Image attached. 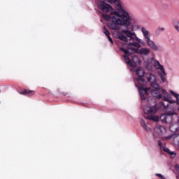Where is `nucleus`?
<instances>
[{"label": "nucleus", "instance_id": "nucleus-13", "mask_svg": "<svg viewBox=\"0 0 179 179\" xmlns=\"http://www.w3.org/2000/svg\"><path fill=\"white\" fill-rule=\"evenodd\" d=\"M162 93L164 94V96L163 97L164 101H169L170 100V94L166 91L164 89H161Z\"/></svg>", "mask_w": 179, "mask_h": 179}, {"label": "nucleus", "instance_id": "nucleus-6", "mask_svg": "<svg viewBox=\"0 0 179 179\" xmlns=\"http://www.w3.org/2000/svg\"><path fill=\"white\" fill-rule=\"evenodd\" d=\"M157 105L156 104L151 107L146 106L144 108V113L145 114H147L146 118H148V120H150L151 121H155L157 122V121H159V117L153 115L157 113Z\"/></svg>", "mask_w": 179, "mask_h": 179}, {"label": "nucleus", "instance_id": "nucleus-8", "mask_svg": "<svg viewBox=\"0 0 179 179\" xmlns=\"http://www.w3.org/2000/svg\"><path fill=\"white\" fill-rule=\"evenodd\" d=\"M123 57L126 61V64H127V65H129V66H135L136 64H139V57L136 55H128L125 54L124 55H123Z\"/></svg>", "mask_w": 179, "mask_h": 179}, {"label": "nucleus", "instance_id": "nucleus-15", "mask_svg": "<svg viewBox=\"0 0 179 179\" xmlns=\"http://www.w3.org/2000/svg\"><path fill=\"white\" fill-rule=\"evenodd\" d=\"M141 125L143 128V129H145V131H146V132H149L150 131V129L149 128V127H148V125H146L145 120H141Z\"/></svg>", "mask_w": 179, "mask_h": 179}, {"label": "nucleus", "instance_id": "nucleus-30", "mask_svg": "<svg viewBox=\"0 0 179 179\" xmlns=\"http://www.w3.org/2000/svg\"><path fill=\"white\" fill-rule=\"evenodd\" d=\"M178 111H179V106H178Z\"/></svg>", "mask_w": 179, "mask_h": 179}, {"label": "nucleus", "instance_id": "nucleus-29", "mask_svg": "<svg viewBox=\"0 0 179 179\" xmlns=\"http://www.w3.org/2000/svg\"><path fill=\"white\" fill-rule=\"evenodd\" d=\"M159 30H161L162 31H164V28H163V27L159 28Z\"/></svg>", "mask_w": 179, "mask_h": 179}, {"label": "nucleus", "instance_id": "nucleus-11", "mask_svg": "<svg viewBox=\"0 0 179 179\" xmlns=\"http://www.w3.org/2000/svg\"><path fill=\"white\" fill-rule=\"evenodd\" d=\"M18 93L20 94H22L23 96H29V97H31V96H34L36 94V92L27 89L20 90L18 92Z\"/></svg>", "mask_w": 179, "mask_h": 179}, {"label": "nucleus", "instance_id": "nucleus-14", "mask_svg": "<svg viewBox=\"0 0 179 179\" xmlns=\"http://www.w3.org/2000/svg\"><path fill=\"white\" fill-rule=\"evenodd\" d=\"M162 93L164 94V96L163 97L164 101H169L170 100V94L166 91L164 89H161Z\"/></svg>", "mask_w": 179, "mask_h": 179}, {"label": "nucleus", "instance_id": "nucleus-16", "mask_svg": "<svg viewBox=\"0 0 179 179\" xmlns=\"http://www.w3.org/2000/svg\"><path fill=\"white\" fill-rule=\"evenodd\" d=\"M119 40H122V41H124V43H128V38L125 36L123 34H119L117 36Z\"/></svg>", "mask_w": 179, "mask_h": 179}, {"label": "nucleus", "instance_id": "nucleus-1", "mask_svg": "<svg viewBox=\"0 0 179 179\" xmlns=\"http://www.w3.org/2000/svg\"><path fill=\"white\" fill-rule=\"evenodd\" d=\"M109 3H114L117 8V11H112L110 15L102 14V17L106 22H110L108 24L110 29L112 30H120V26L128 27L131 24V17L129 13L125 11L122 5H121L120 0H107Z\"/></svg>", "mask_w": 179, "mask_h": 179}, {"label": "nucleus", "instance_id": "nucleus-12", "mask_svg": "<svg viewBox=\"0 0 179 179\" xmlns=\"http://www.w3.org/2000/svg\"><path fill=\"white\" fill-rule=\"evenodd\" d=\"M176 113L174 111L166 112V119L165 124H171L173 122V115H175Z\"/></svg>", "mask_w": 179, "mask_h": 179}, {"label": "nucleus", "instance_id": "nucleus-3", "mask_svg": "<svg viewBox=\"0 0 179 179\" xmlns=\"http://www.w3.org/2000/svg\"><path fill=\"white\" fill-rule=\"evenodd\" d=\"M145 79H147L148 82L150 83L151 86L153 87L154 90H148V94H144V96L146 99V96L149 95V92H150L152 96L156 97V99H162L163 94L160 93V86L157 83V78H156V76L150 73H147L145 75Z\"/></svg>", "mask_w": 179, "mask_h": 179}, {"label": "nucleus", "instance_id": "nucleus-18", "mask_svg": "<svg viewBox=\"0 0 179 179\" xmlns=\"http://www.w3.org/2000/svg\"><path fill=\"white\" fill-rule=\"evenodd\" d=\"M166 117H167V112L166 113H164L162 115H161L160 116V120L161 121L164 123V124H166Z\"/></svg>", "mask_w": 179, "mask_h": 179}, {"label": "nucleus", "instance_id": "nucleus-19", "mask_svg": "<svg viewBox=\"0 0 179 179\" xmlns=\"http://www.w3.org/2000/svg\"><path fill=\"white\" fill-rule=\"evenodd\" d=\"M173 26L176 30L179 33V21L178 20L174 21Z\"/></svg>", "mask_w": 179, "mask_h": 179}, {"label": "nucleus", "instance_id": "nucleus-26", "mask_svg": "<svg viewBox=\"0 0 179 179\" xmlns=\"http://www.w3.org/2000/svg\"><path fill=\"white\" fill-rule=\"evenodd\" d=\"M175 169H176V171H178V173H179V165H176Z\"/></svg>", "mask_w": 179, "mask_h": 179}, {"label": "nucleus", "instance_id": "nucleus-7", "mask_svg": "<svg viewBox=\"0 0 179 179\" xmlns=\"http://www.w3.org/2000/svg\"><path fill=\"white\" fill-rule=\"evenodd\" d=\"M141 31L145 38V41L149 47L152 48L154 51H157V46L156 44H155V42L153 41L150 40V34L149 33V31L146 30L145 27L141 28Z\"/></svg>", "mask_w": 179, "mask_h": 179}, {"label": "nucleus", "instance_id": "nucleus-10", "mask_svg": "<svg viewBox=\"0 0 179 179\" xmlns=\"http://www.w3.org/2000/svg\"><path fill=\"white\" fill-rule=\"evenodd\" d=\"M99 8L105 13H108V12H111V10H113V7L104 1H100L99 3Z\"/></svg>", "mask_w": 179, "mask_h": 179}, {"label": "nucleus", "instance_id": "nucleus-23", "mask_svg": "<svg viewBox=\"0 0 179 179\" xmlns=\"http://www.w3.org/2000/svg\"><path fill=\"white\" fill-rule=\"evenodd\" d=\"M157 177H159L161 179H164V176L160 173H156L155 175Z\"/></svg>", "mask_w": 179, "mask_h": 179}, {"label": "nucleus", "instance_id": "nucleus-5", "mask_svg": "<svg viewBox=\"0 0 179 179\" xmlns=\"http://www.w3.org/2000/svg\"><path fill=\"white\" fill-rule=\"evenodd\" d=\"M120 51H122V52L127 55H134L135 52L140 54L141 55H149V54H150V50L148 48H144L141 49L132 48L131 50H127L124 48H121Z\"/></svg>", "mask_w": 179, "mask_h": 179}, {"label": "nucleus", "instance_id": "nucleus-17", "mask_svg": "<svg viewBox=\"0 0 179 179\" xmlns=\"http://www.w3.org/2000/svg\"><path fill=\"white\" fill-rule=\"evenodd\" d=\"M171 94H172V96H174L176 97V103L178 106H179V94L176 93L174 91H171Z\"/></svg>", "mask_w": 179, "mask_h": 179}, {"label": "nucleus", "instance_id": "nucleus-28", "mask_svg": "<svg viewBox=\"0 0 179 179\" xmlns=\"http://www.w3.org/2000/svg\"><path fill=\"white\" fill-rule=\"evenodd\" d=\"M171 138H173V136H169L166 137V139H171Z\"/></svg>", "mask_w": 179, "mask_h": 179}, {"label": "nucleus", "instance_id": "nucleus-31", "mask_svg": "<svg viewBox=\"0 0 179 179\" xmlns=\"http://www.w3.org/2000/svg\"><path fill=\"white\" fill-rule=\"evenodd\" d=\"M0 93H1V90H0Z\"/></svg>", "mask_w": 179, "mask_h": 179}, {"label": "nucleus", "instance_id": "nucleus-9", "mask_svg": "<svg viewBox=\"0 0 179 179\" xmlns=\"http://www.w3.org/2000/svg\"><path fill=\"white\" fill-rule=\"evenodd\" d=\"M154 66L155 68H156L157 69H159L161 72H162V73H161V74H159V76L162 82H166V79L164 78V76H166V71H164V67L163 66V65L160 64V62H159V61L155 60L154 61Z\"/></svg>", "mask_w": 179, "mask_h": 179}, {"label": "nucleus", "instance_id": "nucleus-20", "mask_svg": "<svg viewBox=\"0 0 179 179\" xmlns=\"http://www.w3.org/2000/svg\"><path fill=\"white\" fill-rule=\"evenodd\" d=\"M164 150V152H167V153H169V155H171V156H176V153H174V152H171L169 148H165Z\"/></svg>", "mask_w": 179, "mask_h": 179}, {"label": "nucleus", "instance_id": "nucleus-24", "mask_svg": "<svg viewBox=\"0 0 179 179\" xmlns=\"http://www.w3.org/2000/svg\"><path fill=\"white\" fill-rule=\"evenodd\" d=\"M106 37L108 38V40L111 43V44H113L114 42L113 41V38H111V36H110L109 35Z\"/></svg>", "mask_w": 179, "mask_h": 179}, {"label": "nucleus", "instance_id": "nucleus-2", "mask_svg": "<svg viewBox=\"0 0 179 179\" xmlns=\"http://www.w3.org/2000/svg\"><path fill=\"white\" fill-rule=\"evenodd\" d=\"M136 75L138 78L136 79L135 85L139 90V94L141 98V100H146V96L145 94H148V92L150 90L149 87H145L146 86V81L143 77L145 76V70L141 67H138L136 70Z\"/></svg>", "mask_w": 179, "mask_h": 179}, {"label": "nucleus", "instance_id": "nucleus-25", "mask_svg": "<svg viewBox=\"0 0 179 179\" xmlns=\"http://www.w3.org/2000/svg\"><path fill=\"white\" fill-rule=\"evenodd\" d=\"M168 103H169V104H174V103H176V101L169 99V101H168Z\"/></svg>", "mask_w": 179, "mask_h": 179}, {"label": "nucleus", "instance_id": "nucleus-21", "mask_svg": "<svg viewBox=\"0 0 179 179\" xmlns=\"http://www.w3.org/2000/svg\"><path fill=\"white\" fill-rule=\"evenodd\" d=\"M103 33L106 36V37L108 36H110V31H108V29H107L106 27H103Z\"/></svg>", "mask_w": 179, "mask_h": 179}, {"label": "nucleus", "instance_id": "nucleus-4", "mask_svg": "<svg viewBox=\"0 0 179 179\" xmlns=\"http://www.w3.org/2000/svg\"><path fill=\"white\" fill-rule=\"evenodd\" d=\"M122 33H124V34H125L127 37H129L130 40H135L136 41H137V42L130 43L128 45L127 49L126 50H132L134 47H136L138 50L141 48V44H139V43H141V39H139V38L136 36V34H135L134 32H131V31L128 29L123 30Z\"/></svg>", "mask_w": 179, "mask_h": 179}, {"label": "nucleus", "instance_id": "nucleus-22", "mask_svg": "<svg viewBox=\"0 0 179 179\" xmlns=\"http://www.w3.org/2000/svg\"><path fill=\"white\" fill-rule=\"evenodd\" d=\"M160 107H164V110H167V106L164 105V103L163 101H161L159 103Z\"/></svg>", "mask_w": 179, "mask_h": 179}, {"label": "nucleus", "instance_id": "nucleus-27", "mask_svg": "<svg viewBox=\"0 0 179 179\" xmlns=\"http://www.w3.org/2000/svg\"><path fill=\"white\" fill-rule=\"evenodd\" d=\"M158 145L160 148H162V146H163V143H162L160 141H158Z\"/></svg>", "mask_w": 179, "mask_h": 179}]
</instances>
